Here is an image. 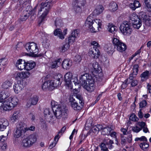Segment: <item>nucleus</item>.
<instances>
[{"label": "nucleus", "instance_id": "obj_42", "mask_svg": "<svg viewBox=\"0 0 151 151\" xmlns=\"http://www.w3.org/2000/svg\"><path fill=\"white\" fill-rule=\"evenodd\" d=\"M12 83L9 81H6L2 85V87L4 89H7L11 86Z\"/></svg>", "mask_w": 151, "mask_h": 151}, {"label": "nucleus", "instance_id": "obj_5", "mask_svg": "<svg viewBox=\"0 0 151 151\" xmlns=\"http://www.w3.org/2000/svg\"><path fill=\"white\" fill-rule=\"evenodd\" d=\"M24 47L27 52L29 53L30 56L33 57H38L37 54L39 52V49L36 43L34 42H29L25 45Z\"/></svg>", "mask_w": 151, "mask_h": 151}, {"label": "nucleus", "instance_id": "obj_11", "mask_svg": "<svg viewBox=\"0 0 151 151\" xmlns=\"http://www.w3.org/2000/svg\"><path fill=\"white\" fill-rule=\"evenodd\" d=\"M139 19L147 25H151V16H147L146 13L142 12L139 13Z\"/></svg>", "mask_w": 151, "mask_h": 151}, {"label": "nucleus", "instance_id": "obj_6", "mask_svg": "<svg viewBox=\"0 0 151 151\" xmlns=\"http://www.w3.org/2000/svg\"><path fill=\"white\" fill-rule=\"evenodd\" d=\"M131 23L127 21L124 22L120 25L119 29L121 32L124 35H129L132 31Z\"/></svg>", "mask_w": 151, "mask_h": 151}, {"label": "nucleus", "instance_id": "obj_43", "mask_svg": "<svg viewBox=\"0 0 151 151\" xmlns=\"http://www.w3.org/2000/svg\"><path fill=\"white\" fill-rule=\"evenodd\" d=\"M28 139H27V137L24 139L22 141V145L24 147H29L32 146L31 144L29 143V142H28Z\"/></svg>", "mask_w": 151, "mask_h": 151}, {"label": "nucleus", "instance_id": "obj_63", "mask_svg": "<svg viewBox=\"0 0 151 151\" xmlns=\"http://www.w3.org/2000/svg\"><path fill=\"white\" fill-rule=\"evenodd\" d=\"M138 123L139 125L141 127V128L142 129V128L145 127L146 125L145 123L144 122H139Z\"/></svg>", "mask_w": 151, "mask_h": 151}, {"label": "nucleus", "instance_id": "obj_56", "mask_svg": "<svg viewBox=\"0 0 151 151\" xmlns=\"http://www.w3.org/2000/svg\"><path fill=\"white\" fill-rule=\"evenodd\" d=\"M23 73V79H25V78H28L30 75V73L28 71H26L25 72H22Z\"/></svg>", "mask_w": 151, "mask_h": 151}, {"label": "nucleus", "instance_id": "obj_36", "mask_svg": "<svg viewBox=\"0 0 151 151\" xmlns=\"http://www.w3.org/2000/svg\"><path fill=\"white\" fill-rule=\"evenodd\" d=\"M112 42L113 44L114 45V48L116 49L117 46L122 42L117 38L115 37L113 38Z\"/></svg>", "mask_w": 151, "mask_h": 151}, {"label": "nucleus", "instance_id": "obj_44", "mask_svg": "<svg viewBox=\"0 0 151 151\" xmlns=\"http://www.w3.org/2000/svg\"><path fill=\"white\" fill-rule=\"evenodd\" d=\"M139 20V17L138 16L135 14H133L130 17V21L129 22L132 24L134 22H135L138 20Z\"/></svg>", "mask_w": 151, "mask_h": 151}, {"label": "nucleus", "instance_id": "obj_22", "mask_svg": "<svg viewBox=\"0 0 151 151\" xmlns=\"http://www.w3.org/2000/svg\"><path fill=\"white\" fill-rule=\"evenodd\" d=\"M103 142L108 146V148L110 149L113 148L114 147V146L112 145V144L114 143L113 141L108 138L104 139Z\"/></svg>", "mask_w": 151, "mask_h": 151}, {"label": "nucleus", "instance_id": "obj_53", "mask_svg": "<svg viewBox=\"0 0 151 151\" xmlns=\"http://www.w3.org/2000/svg\"><path fill=\"white\" fill-rule=\"evenodd\" d=\"M79 31L78 29H75L71 34H73V36H74L76 38L78 37L79 34Z\"/></svg>", "mask_w": 151, "mask_h": 151}, {"label": "nucleus", "instance_id": "obj_24", "mask_svg": "<svg viewBox=\"0 0 151 151\" xmlns=\"http://www.w3.org/2000/svg\"><path fill=\"white\" fill-rule=\"evenodd\" d=\"M104 10V8L101 5H99L93 12V15H98L102 13Z\"/></svg>", "mask_w": 151, "mask_h": 151}, {"label": "nucleus", "instance_id": "obj_55", "mask_svg": "<svg viewBox=\"0 0 151 151\" xmlns=\"http://www.w3.org/2000/svg\"><path fill=\"white\" fill-rule=\"evenodd\" d=\"M23 73L22 72H18L17 73V76L16 77V78H17V79H22V83H23Z\"/></svg>", "mask_w": 151, "mask_h": 151}, {"label": "nucleus", "instance_id": "obj_27", "mask_svg": "<svg viewBox=\"0 0 151 151\" xmlns=\"http://www.w3.org/2000/svg\"><path fill=\"white\" fill-rule=\"evenodd\" d=\"M72 73L70 72L67 73L64 76L65 80L67 84H69L71 81L70 79L72 78Z\"/></svg>", "mask_w": 151, "mask_h": 151}, {"label": "nucleus", "instance_id": "obj_48", "mask_svg": "<svg viewBox=\"0 0 151 151\" xmlns=\"http://www.w3.org/2000/svg\"><path fill=\"white\" fill-rule=\"evenodd\" d=\"M129 119L133 122L137 121L139 120V118L137 117L134 114H132L130 116Z\"/></svg>", "mask_w": 151, "mask_h": 151}, {"label": "nucleus", "instance_id": "obj_57", "mask_svg": "<svg viewBox=\"0 0 151 151\" xmlns=\"http://www.w3.org/2000/svg\"><path fill=\"white\" fill-rule=\"evenodd\" d=\"M129 83H131V86L132 87H133L137 85L138 83V81L136 80H134L130 81H129Z\"/></svg>", "mask_w": 151, "mask_h": 151}, {"label": "nucleus", "instance_id": "obj_32", "mask_svg": "<svg viewBox=\"0 0 151 151\" xmlns=\"http://www.w3.org/2000/svg\"><path fill=\"white\" fill-rule=\"evenodd\" d=\"M142 22L140 20H138L137 21L134 22L133 23L131 24V26H132L135 29H139L142 25Z\"/></svg>", "mask_w": 151, "mask_h": 151}, {"label": "nucleus", "instance_id": "obj_35", "mask_svg": "<svg viewBox=\"0 0 151 151\" xmlns=\"http://www.w3.org/2000/svg\"><path fill=\"white\" fill-rule=\"evenodd\" d=\"M110 8L111 9L113 12H115L116 10L118 8L117 4L114 1L111 2L109 5Z\"/></svg>", "mask_w": 151, "mask_h": 151}, {"label": "nucleus", "instance_id": "obj_2", "mask_svg": "<svg viewBox=\"0 0 151 151\" xmlns=\"http://www.w3.org/2000/svg\"><path fill=\"white\" fill-rule=\"evenodd\" d=\"M96 78V77L93 75L86 73L81 76L79 80L80 83L88 91L91 92L95 88L94 83Z\"/></svg>", "mask_w": 151, "mask_h": 151}, {"label": "nucleus", "instance_id": "obj_3", "mask_svg": "<svg viewBox=\"0 0 151 151\" xmlns=\"http://www.w3.org/2000/svg\"><path fill=\"white\" fill-rule=\"evenodd\" d=\"M101 21L100 19H96L95 20H92L90 17H88L85 22V26L86 28L90 29L92 32H97L101 29Z\"/></svg>", "mask_w": 151, "mask_h": 151}, {"label": "nucleus", "instance_id": "obj_49", "mask_svg": "<svg viewBox=\"0 0 151 151\" xmlns=\"http://www.w3.org/2000/svg\"><path fill=\"white\" fill-rule=\"evenodd\" d=\"M139 140L140 141L147 142V138L144 136H142L140 137H136L135 139V141H137Z\"/></svg>", "mask_w": 151, "mask_h": 151}, {"label": "nucleus", "instance_id": "obj_23", "mask_svg": "<svg viewBox=\"0 0 151 151\" xmlns=\"http://www.w3.org/2000/svg\"><path fill=\"white\" fill-rule=\"evenodd\" d=\"M111 127H112V126L110 127L107 126L106 127H103L101 132L102 134L104 135H109L111 131L113 130Z\"/></svg>", "mask_w": 151, "mask_h": 151}, {"label": "nucleus", "instance_id": "obj_33", "mask_svg": "<svg viewBox=\"0 0 151 151\" xmlns=\"http://www.w3.org/2000/svg\"><path fill=\"white\" fill-rule=\"evenodd\" d=\"M62 61V60L60 58L57 60L52 62L51 65V68H54L58 67L60 65Z\"/></svg>", "mask_w": 151, "mask_h": 151}, {"label": "nucleus", "instance_id": "obj_58", "mask_svg": "<svg viewBox=\"0 0 151 151\" xmlns=\"http://www.w3.org/2000/svg\"><path fill=\"white\" fill-rule=\"evenodd\" d=\"M132 129V131L136 133H138L142 129L138 127L137 126H136L133 127Z\"/></svg>", "mask_w": 151, "mask_h": 151}, {"label": "nucleus", "instance_id": "obj_15", "mask_svg": "<svg viewBox=\"0 0 151 151\" xmlns=\"http://www.w3.org/2000/svg\"><path fill=\"white\" fill-rule=\"evenodd\" d=\"M94 47L91 48L90 54H91L92 57L94 58H98L100 54V52L98 48V47Z\"/></svg>", "mask_w": 151, "mask_h": 151}, {"label": "nucleus", "instance_id": "obj_25", "mask_svg": "<svg viewBox=\"0 0 151 151\" xmlns=\"http://www.w3.org/2000/svg\"><path fill=\"white\" fill-rule=\"evenodd\" d=\"M54 34L55 36H58L60 39H63L64 38V35H63L62 30L60 29L57 28L55 29Z\"/></svg>", "mask_w": 151, "mask_h": 151}, {"label": "nucleus", "instance_id": "obj_19", "mask_svg": "<svg viewBox=\"0 0 151 151\" xmlns=\"http://www.w3.org/2000/svg\"><path fill=\"white\" fill-rule=\"evenodd\" d=\"M72 65V61L68 59H65L62 62V65L64 69H69Z\"/></svg>", "mask_w": 151, "mask_h": 151}, {"label": "nucleus", "instance_id": "obj_4", "mask_svg": "<svg viewBox=\"0 0 151 151\" xmlns=\"http://www.w3.org/2000/svg\"><path fill=\"white\" fill-rule=\"evenodd\" d=\"M19 101L16 97L9 98L0 105V111L2 110L9 111L13 109L17 105Z\"/></svg>", "mask_w": 151, "mask_h": 151}, {"label": "nucleus", "instance_id": "obj_50", "mask_svg": "<svg viewBox=\"0 0 151 151\" xmlns=\"http://www.w3.org/2000/svg\"><path fill=\"white\" fill-rule=\"evenodd\" d=\"M144 2L147 7L151 9V0H145Z\"/></svg>", "mask_w": 151, "mask_h": 151}, {"label": "nucleus", "instance_id": "obj_17", "mask_svg": "<svg viewBox=\"0 0 151 151\" xmlns=\"http://www.w3.org/2000/svg\"><path fill=\"white\" fill-rule=\"evenodd\" d=\"M50 81L48 80L45 81L41 86L42 88L45 91L47 90H50L51 91L53 90L51 88V84Z\"/></svg>", "mask_w": 151, "mask_h": 151}, {"label": "nucleus", "instance_id": "obj_41", "mask_svg": "<svg viewBox=\"0 0 151 151\" xmlns=\"http://www.w3.org/2000/svg\"><path fill=\"white\" fill-rule=\"evenodd\" d=\"M70 81H71L70 82L69 84H73V83L76 86L77 85H78L79 84L77 77V76L74 77L73 78L72 77V78L70 79Z\"/></svg>", "mask_w": 151, "mask_h": 151}, {"label": "nucleus", "instance_id": "obj_21", "mask_svg": "<svg viewBox=\"0 0 151 151\" xmlns=\"http://www.w3.org/2000/svg\"><path fill=\"white\" fill-rule=\"evenodd\" d=\"M35 63L32 61L26 62L25 66L27 70H30L33 69L35 66Z\"/></svg>", "mask_w": 151, "mask_h": 151}, {"label": "nucleus", "instance_id": "obj_61", "mask_svg": "<svg viewBox=\"0 0 151 151\" xmlns=\"http://www.w3.org/2000/svg\"><path fill=\"white\" fill-rule=\"evenodd\" d=\"M76 98L79 100V102H83V100L82 96L80 95L77 94L76 95Z\"/></svg>", "mask_w": 151, "mask_h": 151}, {"label": "nucleus", "instance_id": "obj_54", "mask_svg": "<svg viewBox=\"0 0 151 151\" xmlns=\"http://www.w3.org/2000/svg\"><path fill=\"white\" fill-rule=\"evenodd\" d=\"M121 138V144L122 145H125L126 142V137L122 135Z\"/></svg>", "mask_w": 151, "mask_h": 151}, {"label": "nucleus", "instance_id": "obj_31", "mask_svg": "<svg viewBox=\"0 0 151 151\" xmlns=\"http://www.w3.org/2000/svg\"><path fill=\"white\" fill-rule=\"evenodd\" d=\"M70 44L68 42H64L62 43L61 46V51L62 52H65L69 48Z\"/></svg>", "mask_w": 151, "mask_h": 151}, {"label": "nucleus", "instance_id": "obj_59", "mask_svg": "<svg viewBox=\"0 0 151 151\" xmlns=\"http://www.w3.org/2000/svg\"><path fill=\"white\" fill-rule=\"evenodd\" d=\"M6 59L5 58H3L0 59V65L3 66L6 64Z\"/></svg>", "mask_w": 151, "mask_h": 151}, {"label": "nucleus", "instance_id": "obj_40", "mask_svg": "<svg viewBox=\"0 0 151 151\" xmlns=\"http://www.w3.org/2000/svg\"><path fill=\"white\" fill-rule=\"evenodd\" d=\"M44 113L45 117L47 116V118L48 117L49 118H52L53 117V116L51 113L50 111L49 108L45 109L44 110Z\"/></svg>", "mask_w": 151, "mask_h": 151}, {"label": "nucleus", "instance_id": "obj_18", "mask_svg": "<svg viewBox=\"0 0 151 151\" xmlns=\"http://www.w3.org/2000/svg\"><path fill=\"white\" fill-rule=\"evenodd\" d=\"M27 84V82L24 85L22 84H19L18 83H15L13 86V89L15 92L16 93H18L21 91L24 86H25V85Z\"/></svg>", "mask_w": 151, "mask_h": 151}, {"label": "nucleus", "instance_id": "obj_47", "mask_svg": "<svg viewBox=\"0 0 151 151\" xmlns=\"http://www.w3.org/2000/svg\"><path fill=\"white\" fill-rule=\"evenodd\" d=\"M128 78L126 79L124 82H123L121 86V88L122 89H123L126 88L127 85L129 84V83L128 82Z\"/></svg>", "mask_w": 151, "mask_h": 151}, {"label": "nucleus", "instance_id": "obj_62", "mask_svg": "<svg viewBox=\"0 0 151 151\" xmlns=\"http://www.w3.org/2000/svg\"><path fill=\"white\" fill-rule=\"evenodd\" d=\"M91 46L92 47H94L96 46H100L99 45L98 43L95 41H93L91 42Z\"/></svg>", "mask_w": 151, "mask_h": 151}, {"label": "nucleus", "instance_id": "obj_28", "mask_svg": "<svg viewBox=\"0 0 151 151\" xmlns=\"http://www.w3.org/2000/svg\"><path fill=\"white\" fill-rule=\"evenodd\" d=\"M141 5L138 0H135L134 1L133 4H131L130 5V8L133 10H134L136 8L140 6Z\"/></svg>", "mask_w": 151, "mask_h": 151}, {"label": "nucleus", "instance_id": "obj_8", "mask_svg": "<svg viewBox=\"0 0 151 151\" xmlns=\"http://www.w3.org/2000/svg\"><path fill=\"white\" fill-rule=\"evenodd\" d=\"M52 111L56 118L59 119L61 118L63 115H65V114H67L68 110L64 106H60L56 107V109H52Z\"/></svg>", "mask_w": 151, "mask_h": 151}, {"label": "nucleus", "instance_id": "obj_34", "mask_svg": "<svg viewBox=\"0 0 151 151\" xmlns=\"http://www.w3.org/2000/svg\"><path fill=\"white\" fill-rule=\"evenodd\" d=\"M149 73L148 71L146 70L142 73L141 77L142 81H146L148 78L149 76Z\"/></svg>", "mask_w": 151, "mask_h": 151}, {"label": "nucleus", "instance_id": "obj_29", "mask_svg": "<svg viewBox=\"0 0 151 151\" xmlns=\"http://www.w3.org/2000/svg\"><path fill=\"white\" fill-rule=\"evenodd\" d=\"M27 138L30 141V144L32 145L36 142L37 139L36 135L34 134L30 135L27 137Z\"/></svg>", "mask_w": 151, "mask_h": 151}, {"label": "nucleus", "instance_id": "obj_10", "mask_svg": "<svg viewBox=\"0 0 151 151\" xmlns=\"http://www.w3.org/2000/svg\"><path fill=\"white\" fill-rule=\"evenodd\" d=\"M69 101L70 102L71 106L75 110L80 111L83 106L84 102H79L78 104L77 101L73 97H70Z\"/></svg>", "mask_w": 151, "mask_h": 151}, {"label": "nucleus", "instance_id": "obj_20", "mask_svg": "<svg viewBox=\"0 0 151 151\" xmlns=\"http://www.w3.org/2000/svg\"><path fill=\"white\" fill-rule=\"evenodd\" d=\"M30 15V13L27 11H24L20 15V19L22 22L26 21Z\"/></svg>", "mask_w": 151, "mask_h": 151}, {"label": "nucleus", "instance_id": "obj_38", "mask_svg": "<svg viewBox=\"0 0 151 151\" xmlns=\"http://www.w3.org/2000/svg\"><path fill=\"white\" fill-rule=\"evenodd\" d=\"M147 142L141 143L139 145V146L143 150L145 151L147 150L149 146L148 143Z\"/></svg>", "mask_w": 151, "mask_h": 151}, {"label": "nucleus", "instance_id": "obj_12", "mask_svg": "<svg viewBox=\"0 0 151 151\" xmlns=\"http://www.w3.org/2000/svg\"><path fill=\"white\" fill-rule=\"evenodd\" d=\"M62 76L60 74H58L57 76H55L53 80L50 81L51 84V88L54 89L57 86L60 85L61 82L60 81V78H61Z\"/></svg>", "mask_w": 151, "mask_h": 151}, {"label": "nucleus", "instance_id": "obj_39", "mask_svg": "<svg viewBox=\"0 0 151 151\" xmlns=\"http://www.w3.org/2000/svg\"><path fill=\"white\" fill-rule=\"evenodd\" d=\"M55 25L56 27H61L63 26V23L61 19L59 18L56 19L55 21Z\"/></svg>", "mask_w": 151, "mask_h": 151}, {"label": "nucleus", "instance_id": "obj_45", "mask_svg": "<svg viewBox=\"0 0 151 151\" xmlns=\"http://www.w3.org/2000/svg\"><path fill=\"white\" fill-rule=\"evenodd\" d=\"M116 27V26L112 24H109L108 26V29L109 32L112 33L115 30V29Z\"/></svg>", "mask_w": 151, "mask_h": 151}, {"label": "nucleus", "instance_id": "obj_26", "mask_svg": "<svg viewBox=\"0 0 151 151\" xmlns=\"http://www.w3.org/2000/svg\"><path fill=\"white\" fill-rule=\"evenodd\" d=\"M29 101L30 105H36L38 101V97L36 95L34 96L30 99Z\"/></svg>", "mask_w": 151, "mask_h": 151}, {"label": "nucleus", "instance_id": "obj_52", "mask_svg": "<svg viewBox=\"0 0 151 151\" xmlns=\"http://www.w3.org/2000/svg\"><path fill=\"white\" fill-rule=\"evenodd\" d=\"M51 104L52 109H56V107H60L59 106L57 105V102H55L54 101H51Z\"/></svg>", "mask_w": 151, "mask_h": 151}, {"label": "nucleus", "instance_id": "obj_13", "mask_svg": "<svg viewBox=\"0 0 151 151\" xmlns=\"http://www.w3.org/2000/svg\"><path fill=\"white\" fill-rule=\"evenodd\" d=\"M89 66H92V72L93 73L92 75L95 76V74L101 73V69L98 62L94 61L93 63L90 64Z\"/></svg>", "mask_w": 151, "mask_h": 151}, {"label": "nucleus", "instance_id": "obj_60", "mask_svg": "<svg viewBox=\"0 0 151 151\" xmlns=\"http://www.w3.org/2000/svg\"><path fill=\"white\" fill-rule=\"evenodd\" d=\"M91 130L95 134H97L99 132V130H98L97 128L96 125L92 127L91 129Z\"/></svg>", "mask_w": 151, "mask_h": 151}, {"label": "nucleus", "instance_id": "obj_51", "mask_svg": "<svg viewBox=\"0 0 151 151\" xmlns=\"http://www.w3.org/2000/svg\"><path fill=\"white\" fill-rule=\"evenodd\" d=\"M147 102L145 100H143L139 103V108H145L147 105Z\"/></svg>", "mask_w": 151, "mask_h": 151}, {"label": "nucleus", "instance_id": "obj_30", "mask_svg": "<svg viewBox=\"0 0 151 151\" xmlns=\"http://www.w3.org/2000/svg\"><path fill=\"white\" fill-rule=\"evenodd\" d=\"M126 49V45L124 43L122 42L120 45L117 47L116 49L120 52H123Z\"/></svg>", "mask_w": 151, "mask_h": 151}, {"label": "nucleus", "instance_id": "obj_9", "mask_svg": "<svg viewBox=\"0 0 151 151\" xmlns=\"http://www.w3.org/2000/svg\"><path fill=\"white\" fill-rule=\"evenodd\" d=\"M85 0H75L73 3L74 10L76 13L81 12L82 8L85 4Z\"/></svg>", "mask_w": 151, "mask_h": 151}, {"label": "nucleus", "instance_id": "obj_1", "mask_svg": "<svg viewBox=\"0 0 151 151\" xmlns=\"http://www.w3.org/2000/svg\"><path fill=\"white\" fill-rule=\"evenodd\" d=\"M52 1H49L48 2H42L41 4V5L38 6L37 5L35 6V8L32 10L30 12H31L30 15L33 14V16L35 18L36 15V12L37 9L38 7V14L40 13V12L42 11H43L42 14L41 15V17L39 19L38 23L40 25L42 23L44 20V19L48 14L51 7L52 6Z\"/></svg>", "mask_w": 151, "mask_h": 151}, {"label": "nucleus", "instance_id": "obj_37", "mask_svg": "<svg viewBox=\"0 0 151 151\" xmlns=\"http://www.w3.org/2000/svg\"><path fill=\"white\" fill-rule=\"evenodd\" d=\"M19 111H15L12 116L11 117V120L12 121V122H14L17 119L19 116Z\"/></svg>", "mask_w": 151, "mask_h": 151}, {"label": "nucleus", "instance_id": "obj_14", "mask_svg": "<svg viewBox=\"0 0 151 151\" xmlns=\"http://www.w3.org/2000/svg\"><path fill=\"white\" fill-rule=\"evenodd\" d=\"M25 63L26 61L25 60H23L22 59H19L17 61L16 66L18 69L20 70L24 69H26Z\"/></svg>", "mask_w": 151, "mask_h": 151}, {"label": "nucleus", "instance_id": "obj_64", "mask_svg": "<svg viewBox=\"0 0 151 151\" xmlns=\"http://www.w3.org/2000/svg\"><path fill=\"white\" fill-rule=\"evenodd\" d=\"M101 149H108V148L106 147V145L104 142L102 143L100 145Z\"/></svg>", "mask_w": 151, "mask_h": 151}, {"label": "nucleus", "instance_id": "obj_46", "mask_svg": "<svg viewBox=\"0 0 151 151\" xmlns=\"http://www.w3.org/2000/svg\"><path fill=\"white\" fill-rule=\"evenodd\" d=\"M76 38L73 36V34H71L68 38V42L69 44L71 42H73L75 41Z\"/></svg>", "mask_w": 151, "mask_h": 151}, {"label": "nucleus", "instance_id": "obj_16", "mask_svg": "<svg viewBox=\"0 0 151 151\" xmlns=\"http://www.w3.org/2000/svg\"><path fill=\"white\" fill-rule=\"evenodd\" d=\"M9 124L8 121L5 118L0 119V131L5 129Z\"/></svg>", "mask_w": 151, "mask_h": 151}, {"label": "nucleus", "instance_id": "obj_7", "mask_svg": "<svg viewBox=\"0 0 151 151\" xmlns=\"http://www.w3.org/2000/svg\"><path fill=\"white\" fill-rule=\"evenodd\" d=\"M25 124L20 122L17 125L16 129L14 132V136L15 138H18L20 137H22L26 132Z\"/></svg>", "mask_w": 151, "mask_h": 151}]
</instances>
